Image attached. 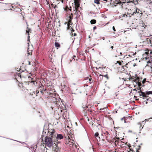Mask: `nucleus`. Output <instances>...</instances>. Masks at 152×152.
<instances>
[{
	"label": "nucleus",
	"instance_id": "f257e3e1",
	"mask_svg": "<svg viewBox=\"0 0 152 152\" xmlns=\"http://www.w3.org/2000/svg\"><path fill=\"white\" fill-rule=\"evenodd\" d=\"M51 131H49L47 129H46L45 127H44V129L43 131V133L45 134H47V135H50L51 137L49 136H46L45 138V142L46 145H47L48 147H51L53 146H57V144H56L55 143H53L52 140V138L53 137L52 136L55 133L54 130L53 129L51 130Z\"/></svg>",
	"mask_w": 152,
	"mask_h": 152
},
{
	"label": "nucleus",
	"instance_id": "f03ea898",
	"mask_svg": "<svg viewBox=\"0 0 152 152\" xmlns=\"http://www.w3.org/2000/svg\"><path fill=\"white\" fill-rule=\"evenodd\" d=\"M75 5V7L74 8L73 10L74 11H75V14L76 15L77 14V13L76 14V12L78 11L79 12V11H78V8L80 6V4L78 0H75L74 2Z\"/></svg>",
	"mask_w": 152,
	"mask_h": 152
},
{
	"label": "nucleus",
	"instance_id": "7ed1b4c3",
	"mask_svg": "<svg viewBox=\"0 0 152 152\" xmlns=\"http://www.w3.org/2000/svg\"><path fill=\"white\" fill-rule=\"evenodd\" d=\"M139 77H137V78L136 79V83L137 84L138 86L140 87V88L138 89V90H140V89L141 87L140 86H142V85L141 84V83L139 82Z\"/></svg>",
	"mask_w": 152,
	"mask_h": 152
},
{
	"label": "nucleus",
	"instance_id": "20e7f679",
	"mask_svg": "<svg viewBox=\"0 0 152 152\" xmlns=\"http://www.w3.org/2000/svg\"><path fill=\"white\" fill-rule=\"evenodd\" d=\"M146 60H147L148 59V61H147V63H149L151 64V68H152V58L151 57L150 58L149 57H146L145 58Z\"/></svg>",
	"mask_w": 152,
	"mask_h": 152
},
{
	"label": "nucleus",
	"instance_id": "39448f33",
	"mask_svg": "<svg viewBox=\"0 0 152 152\" xmlns=\"http://www.w3.org/2000/svg\"><path fill=\"white\" fill-rule=\"evenodd\" d=\"M63 137L62 134H57L56 137V140H61L63 139Z\"/></svg>",
	"mask_w": 152,
	"mask_h": 152
},
{
	"label": "nucleus",
	"instance_id": "423d86ee",
	"mask_svg": "<svg viewBox=\"0 0 152 152\" xmlns=\"http://www.w3.org/2000/svg\"><path fill=\"white\" fill-rule=\"evenodd\" d=\"M145 122L144 121H142V123H141L140 122H139V123H138V125H139L140 126V127L141 126H142V124H143V126H142V127L141 128V129H143V127L144 126V125L145 124Z\"/></svg>",
	"mask_w": 152,
	"mask_h": 152
},
{
	"label": "nucleus",
	"instance_id": "0eeeda50",
	"mask_svg": "<svg viewBox=\"0 0 152 152\" xmlns=\"http://www.w3.org/2000/svg\"><path fill=\"white\" fill-rule=\"evenodd\" d=\"M139 95L140 96H142L143 97H147V96L145 95V93L142 92H141V93L139 94Z\"/></svg>",
	"mask_w": 152,
	"mask_h": 152
},
{
	"label": "nucleus",
	"instance_id": "6e6552de",
	"mask_svg": "<svg viewBox=\"0 0 152 152\" xmlns=\"http://www.w3.org/2000/svg\"><path fill=\"white\" fill-rule=\"evenodd\" d=\"M29 30H30V29L29 28H28V27H27V29L26 30V32L28 34V35H29ZM29 37H30L29 36V35H28V41H29Z\"/></svg>",
	"mask_w": 152,
	"mask_h": 152
},
{
	"label": "nucleus",
	"instance_id": "1a4fd4ad",
	"mask_svg": "<svg viewBox=\"0 0 152 152\" xmlns=\"http://www.w3.org/2000/svg\"><path fill=\"white\" fill-rule=\"evenodd\" d=\"M96 23V20L95 19L91 20L90 21V23L91 24H94Z\"/></svg>",
	"mask_w": 152,
	"mask_h": 152
},
{
	"label": "nucleus",
	"instance_id": "9d476101",
	"mask_svg": "<svg viewBox=\"0 0 152 152\" xmlns=\"http://www.w3.org/2000/svg\"><path fill=\"white\" fill-rule=\"evenodd\" d=\"M145 94L146 96H147V95H149V94H152V91H146Z\"/></svg>",
	"mask_w": 152,
	"mask_h": 152
},
{
	"label": "nucleus",
	"instance_id": "9b49d317",
	"mask_svg": "<svg viewBox=\"0 0 152 152\" xmlns=\"http://www.w3.org/2000/svg\"><path fill=\"white\" fill-rule=\"evenodd\" d=\"M100 110L102 111L103 112H104L107 110V107H104L102 108H101L100 109Z\"/></svg>",
	"mask_w": 152,
	"mask_h": 152
},
{
	"label": "nucleus",
	"instance_id": "f8f14e48",
	"mask_svg": "<svg viewBox=\"0 0 152 152\" xmlns=\"http://www.w3.org/2000/svg\"><path fill=\"white\" fill-rule=\"evenodd\" d=\"M55 45L56 47L59 48L60 47V44L57 42H55Z\"/></svg>",
	"mask_w": 152,
	"mask_h": 152
},
{
	"label": "nucleus",
	"instance_id": "ddd939ff",
	"mask_svg": "<svg viewBox=\"0 0 152 152\" xmlns=\"http://www.w3.org/2000/svg\"><path fill=\"white\" fill-rule=\"evenodd\" d=\"M99 135V134L98 132H96L94 134V136L96 137H97V138H98L99 139H100V137L98 136Z\"/></svg>",
	"mask_w": 152,
	"mask_h": 152
},
{
	"label": "nucleus",
	"instance_id": "4468645a",
	"mask_svg": "<svg viewBox=\"0 0 152 152\" xmlns=\"http://www.w3.org/2000/svg\"><path fill=\"white\" fill-rule=\"evenodd\" d=\"M82 129L83 131V132L84 133H86V131L85 129V128L83 126H82Z\"/></svg>",
	"mask_w": 152,
	"mask_h": 152
},
{
	"label": "nucleus",
	"instance_id": "2eb2a0df",
	"mask_svg": "<svg viewBox=\"0 0 152 152\" xmlns=\"http://www.w3.org/2000/svg\"><path fill=\"white\" fill-rule=\"evenodd\" d=\"M99 0H94V2L95 3L98 4H99Z\"/></svg>",
	"mask_w": 152,
	"mask_h": 152
},
{
	"label": "nucleus",
	"instance_id": "dca6fc26",
	"mask_svg": "<svg viewBox=\"0 0 152 152\" xmlns=\"http://www.w3.org/2000/svg\"><path fill=\"white\" fill-rule=\"evenodd\" d=\"M146 78H144L143 80L142 81V83L143 84H144L146 82Z\"/></svg>",
	"mask_w": 152,
	"mask_h": 152
},
{
	"label": "nucleus",
	"instance_id": "f3484780",
	"mask_svg": "<svg viewBox=\"0 0 152 152\" xmlns=\"http://www.w3.org/2000/svg\"><path fill=\"white\" fill-rule=\"evenodd\" d=\"M68 24L69 25H71L72 24L71 20H69Z\"/></svg>",
	"mask_w": 152,
	"mask_h": 152
},
{
	"label": "nucleus",
	"instance_id": "a211bd4d",
	"mask_svg": "<svg viewBox=\"0 0 152 152\" xmlns=\"http://www.w3.org/2000/svg\"><path fill=\"white\" fill-rule=\"evenodd\" d=\"M102 76H103V75H102ZM104 76L105 77H106L107 79H108V77L107 76V74H106L105 75H104Z\"/></svg>",
	"mask_w": 152,
	"mask_h": 152
},
{
	"label": "nucleus",
	"instance_id": "6ab92c4d",
	"mask_svg": "<svg viewBox=\"0 0 152 152\" xmlns=\"http://www.w3.org/2000/svg\"><path fill=\"white\" fill-rule=\"evenodd\" d=\"M74 141H73V140H72V142H71V143H72L70 144V145H74Z\"/></svg>",
	"mask_w": 152,
	"mask_h": 152
},
{
	"label": "nucleus",
	"instance_id": "aec40b11",
	"mask_svg": "<svg viewBox=\"0 0 152 152\" xmlns=\"http://www.w3.org/2000/svg\"><path fill=\"white\" fill-rule=\"evenodd\" d=\"M72 13H71V15L69 16L70 19H72Z\"/></svg>",
	"mask_w": 152,
	"mask_h": 152
},
{
	"label": "nucleus",
	"instance_id": "412c9836",
	"mask_svg": "<svg viewBox=\"0 0 152 152\" xmlns=\"http://www.w3.org/2000/svg\"><path fill=\"white\" fill-rule=\"evenodd\" d=\"M102 17L103 18H107L106 16H105L104 15H102Z\"/></svg>",
	"mask_w": 152,
	"mask_h": 152
},
{
	"label": "nucleus",
	"instance_id": "4be33fe9",
	"mask_svg": "<svg viewBox=\"0 0 152 152\" xmlns=\"http://www.w3.org/2000/svg\"><path fill=\"white\" fill-rule=\"evenodd\" d=\"M130 79H135V80H136V79H134V77H131L130 78ZM135 81H136V80H135Z\"/></svg>",
	"mask_w": 152,
	"mask_h": 152
},
{
	"label": "nucleus",
	"instance_id": "5701e85b",
	"mask_svg": "<svg viewBox=\"0 0 152 152\" xmlns=\"http://www.w3.org/2000/svg\"><path fill=\"white\" fill-rule=\"evenodd\" d=\"M117 63L118 64H119L120 65H121V62H119V61H117Z\"/></svg>",
	"mask_w": 152,
	"mask_h": 152
},
{
	"label": "nucleus",
	"instance_id": "b1692460",
	"mask_svg": "<svg viewBox=\"0 0 152 152\" xmlns=\"http://www.w3.org/2000/svg\"><path fill=\"white\" fill-rule=\"evenodd\" d=\"M113 30L114 31H115V27L114 26H113Z\"/></svg>",
	"mask_w": 152,
	"mask_h": 152
},
{
	"label": "nucleus",
	"instance_id": "393cba45",
	"mask_svg": "<svg viewBox=\"0 0 152 152\" xmlns=\"http://www.w3.org/2000/svg\"><path fill=\"white\" fill-rule=\"evenodd\" d=\"M125 118V117H123V118H121V121H122V120H124V119Z\"/></svg>",
	"mask_w": 152,
	"mask_h": 152
},
{
	"label": "nucleus",
	"instance_id": "a878e982",
	"mask_svg": "<svg viewBox=\"0 0 152 152\" xmlns=\"http://www.w3.org/2000/svg\"><path fill=\"white\" fill-rule=\"evenodd\" d=\"M149 120V119H145V121H144L145 122H146V121H147H147H148V120Z\"/></svg>",
	"mask_w": 152,
	"mask_h": 152
},
{
	"label": "nucleus",
	"instance_id": "bb28decb",
	"mask_svg": "<svg viewBox=\"0 0 152 152\" xmlns=\"http://www.w3.org/2000/svg\"><path fill=\"white\" fill-rule=\"evenodd\" d=\"M69 25H69L68 24H67L68 28L69 29L70 28V26H69Z\"/></svg>",
	"mask_w": 152,
	"mask_h": 152
},
{
	"label": "nucleus",
	"instance_id": "cd10ccee",
	"mask_svg": "<svg viewBox=\"0 0 152 152\" xmlns=\"http://www.w3.org/2000/svg\"><path fill=\"white\" fill-rule=\"evenodd\" d=\"M142 91H141V90H140V91H138V93H139V94H140V93H141V92H142Z\"/></svg>",
	"mask_w": 152,
	"mask_h": 152
},
{
	"label": "nucleus",
	"instance_id": "c85d7f7f",
	"mask_svg": "<svg viewBox=\"0 0 152 152\" xmlns=\"http://www.w3.org/2000/svg\"><path fill=\"white\" fill-rule=\"evenodd\" d=\"M31 83H33V84H34L35 83V81H31Z\"/></svg>",
	"mask_w": 152,
	"mask_h": 152
},
{
	"label": "nucleus",
	"instance_id": "c756f323",
	"mask_svg": "<svg viewBox=\"0 0 152 152\" xmlns=\"http://www.w3.org/2000/svg\"><path fill=\"white\" fill-rule=\"evenodd\" d=\"M96 26H94V27H93V29L94 30H95L96 29Z\"/></svg>",
	"mask_w": 152,
	"mask_h": 152
},
{
	"label": "nucleus",
	"instance_id": "7c9ffc66",
	"mask_svg": "<svg viewBox=\"0 0 152 152\" xmlns=\"http://www.w3.org/2000/svg\"><path fill=\"white\" fill-rule=\"evenodd\" d=\"M124 123H126V120L125 119V118L124 119Z\"/></svg>",
	"mask_w": 152,
	"mask_h": 152
},
{
	"label": "nucleus",
	"instance_id": "2f4dec72",
	"mask_svg": "<svg viewBox=\"0 0 152 152\" xmlns=\"http://www.w3.org/2000/svg\"><path fill=\"white\" fill-rule=\"evenodd\" d=\"M96 139L98 141V140H99V141L100 140H99V139L98 138H97V137H96Z\"/></svg>",
	"mask_w": 152,
	"mask_h": 152
},
{
	"label": "nucleus",
	"instance_id": "473e14b6",
	"mask_svg": "<svg viewBox=\"0 0 152 152\" xmlns=\"http://www.w3.org/2000/svg\"><path fill=\"white\" fill-rule=\"evenodd\" d=\"M74 34V36H76V34L75 33H74L73 34Z\"/></svg>",
	"mask_w": 152,
	"mask_h": 152
},
{
	"label": "nucleus",
	"instance_id": "72a5a7b5",
	"mask_svg": "<svg viewBox=\"0 0 152 152\" xmlns=\"http://www.w3.org/2000/svg\"><path fill=\"white\" fill-rule=\"evenodd\" d=\"M114 113H117V111H115L114 112Z\"/></svg>",
	"mask_w": 152,
	"mask_h": 152
},
{
	"label": "nucleus",
	"instance_id": "f704fd0d",
	"mask_svg": "<svg viewBox=\"0 0 152 152\" xmlns=\"http://www.w3.org/2000/svg\"><path fill=\"white\" fill-rule=\"evenodd\" d=\"M74 30L72 29V32H73L74 31Z\"/></svg>",
	"mask_w": 152,
	"mask_h": 152
},
{
	"label": "nucleus",
	"instance_id": "c9c22d12",
	"mask_svg": "<svg viewBox=\"0 0 152 152\" xmlns=\"http://www.w3.org/2000/svg\"><path fill=\"white\" fill-rule=\"evenodd\" d=\"M113 46H112L111 47V48L112 49H113Z\"/></svg>",
	"mask_w": 152,
	"mask_h": 152
},
{
	"label": "nucleus",
	"instance_id": "e433bc0d",
	"mask_svg": "<svg viewBox=\"0 0 152 152\" xmlns=\"http://www.w3.org/2000/svg\"><path fill=\"white\" fill-rule=\"evenodd\" d=\"M104 1L107 2L108 0H103Z\"/></svg>",
	"mask_w": 152,
	"mask_h": 152
},
{
	"label": "nucleus",
	"instance_id": "4c0bfd02",
	"mask_svg": "<svg viewBox=\"0 0 152 152\" xmlns=\"http://www.w3.org/2000/svg\"><path fill=\"white\" fill-rule=\"evenodd\" d=\"M102 39H103V40H104V37H102Z\"/></svg>",
	"mask_w": 152,
	"mask_h": 152
},
{
	"label": "nucleus",
	"instance_id": "58836bf2",
	"mask_svg": "<svg viewBox=\"0 0 152 152\" xmlns=\"http://www.w3.org/2000/svg\"><path fill=\"white\" fill-rule=\"evenodd\" d=\"M39 93V91H36V93L37 94L38 93Z\"/></svg>",
	"mask_w": 152,
	"mask_h": 152
},
{
	"label": "nucleus",
	"instance_id": "ea45409f",
	"mask_svg": "<svg viewBox=\"0 0 152 152\" xmlns=\"http://www.w3.org/2000/svg\"><path fill=\"white\" fill-rule=\"evenodd\" d=\"M57 143H57V144H58V143H60V142L59 141H58L57 142Z\"/></svg>",
	"mask_w": 152,
	"mask_h": 152
},
{
	"label": "nucleus",
	"instance_id": "a19ab883",
	"mask_svg": "<svg viewBox=\"0 0 152 152\" xmlns=\"http://www.w3.org/2000/svg\"><path fill=\"white\" fill-rule=\"evenodd\" d=\"M133 90V91H137V90H136V89H134Z\"/></svg>",
	"mask_w": 152,
	"mask_h": 152
},
{
	"label": "nucleus",
	"instance_id": "79ce46f5",
	"mask_svg": "<svg viewBox=\"0 0 152 152\" xmlns=\"http://www.w3.org/2000/svg\"><path fill=\"white\" fill-rule=\"evenodd\" d=\"M40 92L42 93L43 92V91H42V90H41L40 91Z\"/></svg>",
	"mask_w": 152,
	"mask_h": 152
},
{
	"label": "nucleus",
	"instance_id": "37998d69",
	"mask_svg": "<svg viewBox=\"0 0 152 152\" xmlns=\"http://www.w3.org/2000/svg\"><path fill=\"white\" fill-rule=\"evenodd\" d=\"M73 56L74 57H76L75 56Z\"/></svg>",
	"mask_w": 152,
	"mask_h": 152
},
{
	"label": "nucleus",
	"instance_id": "c03bdc74",
	"mask_svg": "<svg viewBox=\"0 0 152 152\" xmlns=\"http://www.w3.org/2000/svg\"><path fill=\"white\" fill-rule=\"evenodd\" d=\"M29 64H30V62H29Z\"/></svg>",
	"mask_w": 152,
	"mask_h": 152
},
{
	"label": "nucleus",
	"instance_id": "a18cd8bd",
	"mask_svg": "<svg viewBox=\"0 0 152 152\" xmlns=\"http://www.w3.org/2000/svg\"><path fill=\"white\" fill-rule=\"evenodd\" d=\"M144 25H143V26H142V27H144Z\"/></svg>",
	"mask_w": 152,
	"mask_h": 152
},
{
	"label": "nucleus",
	"instance_id": "49530a36",
	"mask_svg": "<svg viewBox=\"0 0 152 152\" xmlns=\"http://www.w3.org/2000/svg\"><path fill=\"white\" fill-rule=\"evenodd\" d=\"M147 102H146V104H147Z\"/></svg>",
	"mask_w": 152,
	"mask_h": 152
},
{
	"label": "nucleus",
	"instance_id": "de8ad7c7",
	"mask_svg": "<svg viewBox=\"0 0 152 152\" xmlns=\"http://www.w3.org/2000/svg\"><path fill=\"white\" fill-rule=\"evenodd\" d=\"M121 53H120V54H121Z\"/></svg>",
	"mask_w": 152,
	"mask_h": 152
},
{
	"label": "nucleus",
	"instance_id": "09e8293b",
	"mask_svg": "<svg viewBox=\"0 0 152 152\" xmlns=\"http://www.w3.org/2000/svg\"><path fill=\"white\" fill-rule=\"evenodd\" d=\"M118 139H119V138H117Z\"/></svg>",
	"mask_w": 152,
	"mask_h": 152
},
{
	"label": "nucleus",
	"instance_id": "8fccbe9b",
	"mask_svg": "<svg viewBox=\"0 0 152 152\" xmlns=\"http://www.w3.org/2000/svg\"><path fill=\"white\" fill-rule=\"evenodd\" d=\"M110 42V40H109L108 41V42Z\"/></svg>",
	"mask_w": 152,
	"mask_h": 152
},
{
	"label": "nucleus",
	"instance_id": "3c124183",
	"mask_svg": "<svg viewBox=\"0 0 152 152\" xmlns=\"http://www.w3.org/2000/svg\"><path fill=\"white\" fill-rule=\"evenodd\" d=\"M94 46L95 45V44H94Z\"/></svg>",
	"mask_w": 152,
	"mask_h": 152
},
{
	"label": "nucleus",
	"instance_id": "603ef678",
	"mask_svg": "<svg viewBox=\"0 0 152 152\" xmlns=\"http://www.w3.org/2000/svg\"><path fill=\"white\" fill-rule=\"evenodd\" d=\"M135 76H136V75H136V74H135Z\"/></svg>",
	"mask_w": 152,
	"mask_h": 152
},
{
	"label": "nucleus",
	"instance_id": "864d4df0",
	"mask_svg": "<svg viewBox=\"0 0 152 152\" xmlns=\"http://www.w3.org/2000/svg\"><path fill=\"white\" fill-rule=\"evenodd\" d=\"M145 53H147V52H145Z\"/></svg>",
	"mask_w": 152,
	"mask_h": 152
}]
</instances>
